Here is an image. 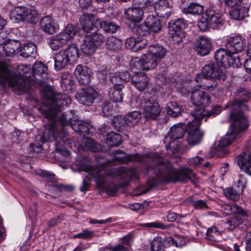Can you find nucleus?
Masks as SVG:
<instances>
[{"mask_svg":"<svg viewBox=\"0 0 251 251\" xmlns=\"http://www.w3.org/2000/svg\"><path fill=\"white\" fill-rule=\"evenodd\" d=\"M143 226L146 227L155 228L161 229H166L169 227L167 225H164L162 223L158 221L151 223L143 224Z\"/></svg>","mask_w":251,"mask_h":251,"instance_id":"obj_54","label":"nucleus"},{"mask_svg":"<svg viewBox=\"0 0 251 251\" xmlns=\"http://www.w3.org/2000/svg\"><path fill=\"white\" fill-rule=\"evenodd\" d=\"M123 89H119L117 87H112L110 88L108 92L110 99L116 102H121L123 100V93H122Z\"/></svg>","mask_w":251,"mask_h":251,"instance_id":"obj_44","label":"nucleus"},{"mask_svg":"<svg viewBox=\"0 0 251 251\" xmlns=\"http://www.w3.org/2000/svg\"><path fill=\"white\" fill-rule=\"evenodd\" d=\"M36 174L39 176L46 177L50 181H53L54 179V175L46 170H38L36 171Z\"/></svg>","mask_w":251,"mask_h":251,"instance_id":"obj_61","label":"nucleus"},{"mask_svg":"<svg viewBox=\"0 0 251 251\" xmlns=\"http://www.w3.org/2000/svg\"><path fill=\"white\" fill-rule=\"evenodd\" d=\"M32 71L34 74L40 75L45 82L48 79V67L41 62H36L33 65Z\"/></svg>","mask_w":251,"mask_h":251,"instance_id":"obj_32","label":"nucleus"},{"mask_svg":"<svg viewBox=\"0 0 251 251\" xmlns=\"http://www.w3.org/2000/svg\"><path fill=\"white\" fill-rule=\"evenodd\" d=\"M40 25L41 28L45 32L50 34L55 32L57 28L54 20L50 16L43 17L41 20Z\"/></svg>","mask_w":251,"mask_h":251,"instance_id":"obj_26","label":"nucleus"},{"mask_svg":"<svg viewBox=\"0 0 251 251\" xmlns=\"http://www.w3.org/2000/svg\"><path fill=\"white\" fill-rule=\"evenodd\" d=\"M44 99L43 105L41 107V112L49 121V124H53L61 132H67L65 128V126L71 125L74 131L79 134H88L89 132L90 124L83 121L76 120L74 113L70 111L69 113L61 114V107L69 105L71 102L70 98L63 93L55 94L52 89L47 87L42 91Z\"/></svg>","mask_w":251,"mask_h":251,"instance_id":"obj_2","label":"nucleus"},{"mask_svg":"<svg viewBox=\"0 0 251 251\" xmlns=\"http://www.w3.org/2000/svg\"><path fill=\"white\" fill-rule=\"evenodd\" d=\"M159 61L156 59L154 56L151 55L147 52L144 54L141 59L135 58L131 61V65L136 68H141L142 70L148 71L155 68Z\"/></svg>","mask_w":251,"mask_h":251,"instance_id":"obj_10","label":"nucleus"},{"mask_svg":"<svg viewBox=\"0 0 251 251\" xmlns=\"http://www.w3.org/2000/svg\"><path fill=\"white\" fill-rule=\"evenodd\" d=\"M115 160L122 163L130 161H137L143 163L147 171H152L160 181L166 183L185 182L188 180L192 182L197 183L198 180L195 174L191 170L187 168L176 169L168 161L164 159L156 153L150 154L136 153L126 155L121 150L114 152Z\"/></svg>","mask_w":251,"mask_h":251,"instance_id":"obj_1","label":"nucleus"},{"mask_svg":"<svg viewBox=\"0 0 251 251\" xmlns=\"http://www.w3.org/2000/svg\"><path fill=\"white\" fill-rule=\"evenodd\" d=\"M142 109L145 117L149 119H155L160 114L161 109L158 102L144 99Z\"/></svg>","mask_w":251,"mask_h":251,"instance_id":"obj_14","label":"nucleus"},{"mask_svg":"<svg viewBox=\"0 0 251 251\" xmlns=\"http://www.w3.org/2000/svg\"><path fill=\"white\" fill-rule=\"evenodd\" d=\"M86 148L93 152H97L101 150V146L90 138H87L85 141Z\"/></svg>","mask_w":251,"mask_h":251,"instance_id":"obj_53","label":"nucleus"},{"mask_svg":"<svg viewBox=\"0 0 251 251\" xmlns=\"http://www.w3.org/2000/svg\"><path fill=\"white\" fill-rule=\"evenodd\" d=\"M112 123L115 127L118 129H122L126 125L124 117L122 116L115 117Z\"/></svg>","mask_w":251,"mask_h":251,"instance_id":"obj_57","label":"nucleus"},{"mask_svg":"<svg viewBox=\"0 0 251 251\" xmlns=\"http://www.w3.org/2000/svg\"><path fill=\"white\" fill-rule=\"evenodd\" d=\"M166 110L168 115L173 117H177L181 115L183 109L176 102L171 101L167 104Z\"/></svg>","mask_w":251,"mask_h":251,"instance_id":"obj_41","label":"nucleus"},{"mask_svg":"<svg viewBox=\"0 0 251 251\" xmlns=\"http://www.w3.org/2000/svg\"><path fill=\"white\" fill-rule=\"evenodd\" d=\"M121 142L122 137L118 133L112 131L106 135V143L109 147H117Z\"/></svg>","mask_w":251,"mask_h":251,"instance_id":"obj_42","label":"nucleus"},{"mask_svg":"<svg viewBox=\"0 0 251 251\" xmlns=\"http://www.w3.org/2000/svg\"><path fill=\"white\" fill-rule=\"evenodd\" d=\"M187 216V214L181 215L177 214L174 212H169L167 214V221L170 222H174L175 220L178 221L182 219V218H185Z\"/></svg>","mask_w":251,"mask_h":251,"instance_id":"obj_60","label":"nucleus"},{"mask_svg":"<svg viewBox=\"0 0 251 251\" xmlns=\"http://www.w3.org/2000/svg\"><path fill=\"white\" fill-rule=\"evenodd\" d=\"M169 9V3L167 0H159L155 3L154 11L161 17L167 15Z\"/></svg>","mask_w":251,"mask_h":251,"instance_id":"obj_37","label":"nucleus"},{"mask_svg":"<svg viewBox=\"0 0 251 251\" xmlns=\"http://www.w3.org/2000/svg\"><path fill=\"white\" fill-rule=\"evenodd\" d=\"M145 26L147 28L148 31L156 33L161 30L162 25L159 19L153 15H149L144 21Z\"/></svg>","mask_w":251,"mask_h":251,"instance_id":"obj_27","label":"nucleus"},{"mask_svg":"<svg viewBox=\"0 0 251 251\" xmlns=\"http://www.w3.org/2000/svg\"><path fill=\"white\" fill-rule=\"evenodd\" d=\"M35 50V46L31 43L23 45L20 49V54L24 57L31 56Z\"/></svg>","mask_w":251,"mask_h":251,"instance_id":"obj_46","label":"nucleus"},{"mask_svg":"<svg viewBox=\"0 0 251 251\" xmlns=\"http://www.w3.org/2000/svg\"><path fill=\"white\" fill-rule=\"evenodd\" d=\"M124 14L127 20L139 23L143 20L144 10L139 7H130L125 9Z\"/></svg>","mask_w":251,"mask_h":251,"instance_id":"obj_23","label":"nucleus"},{"mask_svg":"<svg viewBox=\"0 0 251 251\" xmlns=\"http://www.w3.org/2000/svg\"><path fill=\"white\" fill-rule=\"evenodd\" d=\"M106 32L114 33L120 28V26L116 24L109 21H101L99 25Z\"/></svg>","mask_w":251,"mask_h":251,"instance_id":"obj_45","label":"nucleus"},{"mask_svg":"<svg viewBox=\"0 0 251 251\" xmlns=\"http://www.w3.org/2000/svg\"><path fill=\"white\" fill-rule=\"evenodd\" d=\"M148 52L154 56L156 59L160 62L161 59L165 58L166 50L163 46L156 44L150 46Z\"/></svg>","mask_w":251,"mask_h":251,"instance_id":"obj_30","label":"nucleus"},{"mask_svg":"<svg viewBox=\"0 0 251 251\" xmlns=\"http://www.w3.org/2000/svg\"><path fill=\"white\" fill-rule=\"evenodd\" d=\"M7 64L0 61V86L5 87L6 82L19 95L23 94L29 88L31 81L24 76L19 75L9 70Z\"/></svg>","mask_w":251,"mask_h":251,"instance_id":"obj_4","label":"nucleus"},{"mask_svg":"<svg viewBox=\"0 0 251 251\" xmlns=\"http://www.w3.org/2000/svg\"><path fill=\"white\" fill-rule=\"evenodd\" d=\"M77 101L86 105H91L94 100L98 98L100 99L101 95L92 87H87L79 90L75 96Z\"/></svg>","mask_w":251,"mask_h":251,"instance_id":"obj_11","label":"nucleus"},{"mask_svg":"<svg viewBox=\"0 0 251 251\" xmlns=\"http://www.w3.org/2000/svg\"><path fill=\"white\" fill-rule=\"evenodd\" d=\"M141 113L139 111H134L124 117L125 124L128 126H133L136 125L139 122Z\"/></svg>","mask_w":251,"mask_h":251,"instance_id":"obj_36","label":"nucleus"},{"mask_svg":"<svg viewBox=\"0 0 251 251\" xmlns=\"http://www.w3.org/2000/svg\"><path fill=\"white\" fill-rule=\"evenodd\" d=\"M189 202L196 209H206L208 208L206 202L202 200H189Z\"/></svg>","mask_w":251,"mask_h":251,"instance_id":"obj_55","label":"nucleus"},{"mask_svg":"<svg viewBox=\"0 0 251 251\" xmlns=\"http://www.w3.org/2000/svg\"><path fill=\"white\" fill-rule=\"evenodd\" d=\"M236 161L240 169L251 176V154L247 151L236 158Z\"/></svg>","mask_w":251,"mask_h":251,"instance_id":"obj_21","label":"nucleus"},{"mask_svg":"<svg viewBox=\"0 0 251 251\" xmlns=\"http://www.w3.org/2000/svg\"><path fill=\"white\" fill-rule=\"evenodd\" d=\"M91 73L88 67L79 64L75 67L74 75L80 84L86 85L90 82Z\"/></svg>","mask_w":251,"mask_h":251,"instance_id":"obj_19","label":"nucleus"},{"mask_svg":"<svg viewBox=\"0 0 251 251\" xmlns=\"http://www.w3.org/2000/svg\"><path fill=\"white\" fill-rule=\"evenodd\" d=\"M223 19L221 13L209 9L202 14L198 26L202 31H206L209 28L217 29L222 24Z\"/></svg>","mask_w":251,"mask_h":251,"instance_id":"obj_6","label":"nucleus"},{"mask_svg":"<svg viewBox=\"0 0 251 251\" xmlns=\"http://www.w3.org/2000/svg\"><path fill=\"white\" fill-rule=\"evenodd\" d=\"M77 32L75 27L68 25L64 30L50 37L49 45L52 50H57L74 38Z\"/></svg>","mask_w":251,"mask_h":251,"instance_id":"obj_8","label":"nucleus"},{"mask_svg":"<svg viewBox=\"0 0 251 251\" xmlns=\"http://www.w3.org/2000/svg\"><path fill=\"white\" fill-rule=\"evenodd\" d=\"M225 196L228 199L233 201H236L239 199V194L232 187L226 188L224 190Z\"/></svg>","mask_w":251,"mask_h":251,"instance_id":"obj_50","label":"nucleus"},{"mask_svg":"<svg viewBox=\"0 0 251 251\" xmlns=\"http://www.w3.org/2000/svg\"><path fill=\"white\" fill-rule=\"evenodd\" d=\"M222 108L221 106L217 105L215 106L211 110L205 111L204 108H199L196 109L195 111H191V114L194 118L199 119V121L205 116L214 117L221 112Z\"/></svg>","mask_w":251,"mask_h":251,"instance_id":"obj_24","label":"nucleus"},{"mask_svg":"<svg viewBox=\"0 0 251 251\" xmlns=\"http://www.w3.org/2000/svg\"><path fill=\"white\" fill-rule=\"evenodd\" d=\"M27 12L28 8L26 7L17 6L10 11L9 17L12 21L18 23L25 21V14Z\"/></svg>","mask_w":251,"mask_h":251,"instance_id":"obj_29","label":"nucleus"},{"mask_svg":"<svg viewBox=\"0 0 251 251\" xmlns=\"http://www.w3.org/2000/svg\"><path fill=\"white\" fill-rule=\"evenodd\" d=\"M54 68L57 71L64 69L69 63H72L64 52L60 50L54 57Z\"/></svg>","mask_w":251,"mask_h":251,"instance_id":"obj_28","label":"nucleus"},{"mask_svg":"<svg viewBox=\"0 0 251 251\" xmlns=\"http://www.w3.org/2000/svg\"><path fill=\"white\" fill-rule=\"evenodd\" d=\"M89 37L95 44L97 43L98 45H100L105 39L104 36L98 31L94 33Z\"/></svg>","mask_w":251,"mask_h":251,"instance_id":"obj_59","label":"nucleus"},{"mask_svg":"<svg viewBox=\"0 0 251 251\" xmlns=\"http://www.w3.org/2000/svg\"><path fill=\"white\" fill-rule=\"evenodd\" d=\"M104 172L103 170H97L95 171V174L93 175V177L95 178L97 184L100 188L102 187L104 184Z\"/></svg>","mask_w":251,"mask_h":251,"instance_id":"obj_51","label":"nucleus"},{"mask_svg":"<svg viewBox=\"0 0 251 251\" xmlns=\"http://www.w3.org/2000/svg\"><path fill=\"white\" fill-rule=\"evenodd\" d=\"M147 44V41L146 39L141 37L137 36L135 51H137L144 49L146 47Z\"/></svg>","mask_w":251,"mask_h":251,"instance_id":"obj_63","label":"nucleus"},{"mask_svg":"<svg viewBox=\"0 0 251 251\" xmlns=\"http://www.w3.org/2000/svg\"><path fill=\"white\" fill-rule=\"evenodd\" d=\"M137 37H130L126 39L125 42V46L126 48L135 51L136 46Z\"/></svg>","mask_w":251,"mask_h":251,"instance_id":"obj_58","label":"nucleus"},{"mask_svg":"<svg viewBox=\"0 0 251 251\" xmlns=\"http://www.w3.org/2000/svg\"><path fill=\"white\" fill-rule=\"evenodd\" d=\"M221 234V232L216 226H212L209 228L206 232V237L208 239L212 241H216L217 237Z\"/></svg>","mask_w":251,"mask_h":251,"instance_id":"obj_52","label":"nucleus"},{"mask_svg":"<svg viewBox=\"0 0 251 251\" xmlns=\"http://www.w3.org/2000/svg\"><path fill=\"white\" fill-rule=\"evenodd\" d=\"M211 47L210 39L204 36L200 37L194 44L195 50L201 56L208 54L211 51Z\"/></svg>","mask_w":251,"mask_h":251,"instance_id":"obj_20","label":"nucleus"},{"mask_svg":"<svg viewBox=\"0 0 251 251\" xmlns=\"http://www.w3.org/2000/svg\"><path fill=\"white\" fill-rule=\"evenodd\" d=\"M228 50L220 48L215 53V59L217 62L221 63L223 67L227 68L232 66L235 62V58Z\"/></svg>","mask_w":251,"mask_h":251,"instance_id":"obj_17","label":"nucleus"},{"mask_svg":"<svg viewBox=\"0 0 251 251\" xmlns=\"http://www.w3.org/2000/svg\"><path fill=\"white\" fill-rule=\"evenodd\" d=\"M246 40L241 36H232L227 39L226 49L233 54L242 52L246 47Z\"/></svg>","mask_w":251,"mask_h":251,"instance_id":"obj_16","label":"nucleus"},{"mask_svg":"<svg viewBox=\"0 0 251 251\" xmlns=\"http://www.w3.org/2000/svg\"><path fill=\"white\" fill-rule=\"evenodd\" d=\"M247 216L246 213V215L243 216L241 214H236L226 223V225L229 230H233L237 226L243 222Z\"/></svg>","mask_w":251,"mask_h":251,"instance_id":"obj_40","label":"nucleus"},{"mask_svg":"<svg viewBox=\"0 0 251 251\" xmlns=\"http://www.w3.org/2000/svg\"><path fill=\"white\" fill-rule=\"evenodd\" d=\"M80 22L82 30L87 33L92 31L94 27H98L100 23V19L92 14L88 13L84 14L80 17Z\"/></svg>","mask_w":251,"mask_h":251,"instance_id":"obj_18","label":"nucleus"},{"mask_svg":"<svg viewBox=\"0 0 251 251\" xmlns=\"http://www.w3.org/2000/svg\"><path fill=\"white\" fill-rule=\"evenodd\" d=\"M97 49L96 44L91 40L90 37H87L81 47V51L85 54H92Z\"/></svg>","mask_w":251,"mask_h":251,"instance_id":"obj_39","label":"nucleus"},{"mask_svg":"<svg viewBox=\"0 0 251 251\" xmlns=\"http://www.w3.org/2000/svg\"><path fill=\"white\" fill-rule=\"evenodd\" d=\"M221 210L225 216L232 213L241 214L246 215V212L237 204H224L221 207Z\"/></svg>","mask_w":251,"mask_h":251,"instance_id":"obj_33","label":"nucleus"},{"mask_svg":"<svg viewBox=\"0 0 251 251\" xmlns=\"http://www.w3.org/2000/svg\"><path fill=\"white\" fill-rule=\"evenodd\" d=\"M122 46L121 41L114 36L108 38L106 42V47L109 50H120Z\"/></svg>","mask_w":251,"mask_h":251,"instance_id":"obj_43","label":"nucleus"},{"mask_svg":"<svg viewBox=\"0 0 251 251\" xmlns=\"http://www.w3.org/2000/svg\"><path fill=\"white\" fill-rule=\"evenodd\" d=\"M130 79L131 84L140 91L144 90L148 84L149 78L144 73H135Z\"/></svg>","mask_w":251,"mask_h":251,"instance_id":"obj_22","label":"nucleus"},{"mask_svg":"<svg viewBox=\"0 0 251 251\" xmlns=\"http://www.w3.org/2000/svg\"><path fill=\"white\" fill-rule=\"evenodd\" d=\"M182 11L185 14L199 15L203 11V6L196 2H191L187 6L184 7Z\"/></svg>","mask_w":251,"mask_h":251,"instance_id":"obj_38","label":"nucleus"},{"mask_svg":"<svg viewBox=\"0 0 251 251\" xmlns=\"http://www.w3.org/2000/svg\"><path fill=\"white\" fill-rule=\"evenodd\" d=\"M202 76L207 79L226 80V74L223 72L218 65L213 63L206 64L202 69Z\"/></svg>","mask_w":251,"mask_h":251,"instance_id":"obj_13","label":"nucleus"},{"mask_svg":"<svg viewBox=\"0 0 251 251\" xmlns=\"http://www.w3.org/2000/svg\"><path fill=\"white\" fill-rule=\"evenodd\" d=\"M61 82L62 84L65 86H72L74 83L71 75L68 72L62 74L61 76Z\"/></svg>","mask_w":251,"mask_h":251,"instance_id":"obj_56","label":"nucleus"},{"mask_svg":"<svg viewBox=\"0 0 251 251\" xmlns=\"http://www.w3.org/2000/svg\"><path fill=\"white\" fill-rule=\"evenodd\" d=\"M38 13L33 7L28 8V12L26 13L25 21L35 24L38 20Z\"/></svg>","mask_w":251,"mask_h":251,"instance_id":"obj_48","label":"nucleus"},{"mask_svg":"<svg viewBox=\"0 0 251 251\" xmlns=\"http://www.w3.org/2000/svg\"><path fill=\"white\" fill-rule=\"evenodd\" d=\"M200 124L199 119L196 118L188 123L186 130L188 133L187 140L189 145H198L202 140L203 132L199 130Z\"/></svg>","mask_w":251,"mask_h":251,"instance_id":"obj_9","label":"nucleus"},{"mask_svg":"<svg viewBox=\"0 0 251 251\" xmlns=\"http://www.w3.org/2000/svg\"><path fill=\"white\" fill-rule=\"evenodd\" d=\"M210 99V96L201 90L195 89L191 93V100L192 103L200 108H203L209 105L211 102ZM199 108H196L195 110Z\"/></svg>","mask_w":251,"mask_h":251,"instance_id":"obj_15","label":"nucleus"},{"mask_svg":"<svg viewBox=\"0 0 251 251\" xmlns=\"http://www.w3.org/2000/svg\"><path fill=\"white\" fill-rule=\"evenodd\" d=\"M61 50L65 52L72 63L75 62L79 57V50L75 44H71L65 49Z\"/></svg>","mask_w":251,"mask_h":251,"instance_id":"obj_35","label":"nucleus"},{"mask_svg":"<svg viewBox=\"0 0 251 251\" xmlns=\"http://www.w3.org/2000/svg\"><path fill=\"white\" fill-rule=\"evenodd\" d=\"M230 119L233 121V123L230 126L229 132L221 138L217 146L213 151L215 155L218 157H223L226 152L225 148L238 139L239 134L246 130L248 126V121L242 112L231 113Z\"/></svg>","mask_w":251,"mask_h":251,"instance_id":"obj_3","label":"nucleus"},{"mask_svg":"<svg viewBox=\"0 0 251 251\" xmlns=\"http://www.w3.org/2000/svg\"><path fill=\"white\" fill-rule=\"evenodd\" d=\"M59 128V127L55 126L53 124L46 125L42 137H41V141L43 143L51 140L52 138L55 140L56 151L64 156L69 157L70 152L65 149L69 143L68 133L61 132L58 130Z\"/></svg>","mask_w":251,"mask_h":251,"instance_id":"obj_5","label":"nucleus"},{"mask_svg":"<svg viewBox=\"0 0 251 251\" xmlns=\"http://www.w3.org/2000/svg\"><path fill=\"white\" fill-rule=\"evenodd\" d=\"M130 79V75L127 72H122L120 74H113L110 76V80L113 84V87L123 89L124 84Z\"/></svg>","mask_w":251,"mask_h":251,"instance_id":"obj_25","label":"nucleus"},{"mask_svg":"<svg viewBox=\"0 0 251 251\" xmlns=\"http://www.w3.org/2000/svg\"><path fill=\"white\" fill-rule=\"evenodd\" d=\"M249 7L248 6L240 8H235L230 10L229 12L230 17L235 20H241L246 17L248 16Z\"/></svg>","mask_w":251,"mask_h":251,"instance_id":"obj_31","label":"nucleus"},{"mask_svg":"<svg viewBox=\"0 0 251 251\" xmlns=\"http://www.w3.org/2000/svg\"><path fill=\"white\" fill-rule=\"evenodd\" d=\"M185 129V126L181 123L176 124L171 128L168 135L166 136L164 139V143L166 144V148L168 151H172L173 153L175 154L178 151L179 147L175 140L183 136Z\"/></svg>","mask_w":251,"mask_h":251,"instance_id":"obj_7","label":"nucleus"},{"mask_svg":"<svg viewBox=\"0 0 251 251\" xmlns=\"http://www.w3.org/2000/svg\"><path fill=\"white\" fill-rule=\"evenodd\" d=\"M112 110V106L110 102H104L102 106V111L105 116H108Z\"/></svg>","mask_w":251,"mask_h":251,"instance_id":"obj_64","label":"nucleus"},{"mask_svg":"<svg viewBox=\"0 0 251 251\" xmlns=\"http://www.w3.org/2000/svg\"><path fill=\"white\" fill-rule=\"evenodd\" d=\"M144 99L142 100L137 96H132L130 100V105L133 107H140L142 108Z\"/></svg>","mask_w":251,"mask_h":251,"instance_id":"obj_62","label":"nucleus"},{"mask_svg":"<svg viewBox=\"0 0 251 251\" xmlns=\"http://www.w3.org/2000/svg\"><path fill=\"white\" fill-rule=\"evenodd\" d=\"M185 21L182 19H178L172 24L169 25V36L175 43L179 44L185 37V33L182 29L185 28Z\"/></svg>","mask_w":251,"mask_h":251,"instance_id":"obj_12","label":"nucleus"},{"mask_svg":"<svg viewBox=\"0 0 251 251\" xmlns=\"http://www.w3.org/2000/svg\"><path fill=\"white\" fill-rule=\"evenodd\" d=\"M220 2L228 7L236 6L241 4L249 6L251 3V0H220Z\"/></svg>","mask_w":251,"mask_h":251,"instance_id":"obj_49","label":"nucleus"},{"mask_svg":"<svg viewBox=\"0 0 251 251\" xmlns=\"http://www.w3.org/2000/svg\"><path fill=\"white\" fill-rule=\"evenodd\" d=\"M150 246L151 251H164V240L161 237L154 238Z\"/></svg>","mask_w":251,"mask_h":251,"instance_id":"obj_47","label":"nucleus"},{"mask_svg":"<svg viewBox=\"0 0 251 251\" xmlns=\"http://www.w3.org/2000/svg\"><path fill=\"white\" fill-rule=\"evenodd\" d=\"M20 47V43L16 41H10L2 45L3 51L7 56H13L16 53V50Z\"/></svg>","mask_w":251,"mask_h":251,"instance_id":"obj_34","label":"nucleus"}]
</instances>
